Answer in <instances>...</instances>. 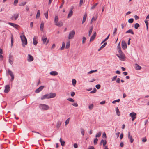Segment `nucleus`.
I'll list each match as a JSON object with an SVG mask.
<instances>
[{
    "instance_id": "1",
    "label": "nucleus",
    "mask_w": 149,
    "mask_h": 149,
    "mask_svg": "<svg viewBox=\"0 0 149 149\" xmlns=\"http://www.w3.org/2000/svg\"><path fill=\"white\" fill-rule=\"evenodd\" d=\"M20 37L21 40L22 45L23 47H24L27 43V39L24 35L20 36Z\"/></svg>"
},
{
    "instance_id": "2",
    "label": "nucleus",
    "mask_w": 149,
    "mask_h": 149,
    "mask_svg": "<svg viewBox=\"0 0 149 149\" xmlns=\"http://www.w3.org/2000/svg\"><path fill=\"white\" fill-rule=\"evenodd\" d=\"M40 108L43 110H48L49 109V107L45 104H41L39 105Z\"/></svg>"
},
{
    "instance_id": "3",
    "label": "nucleus",
    "mask_w": 149,
    "mask_h": 149,
    "mask_svg": "<svg viewBox=\"0 0 149 149\" xmlns=\"http://www.w3.org/2000/svg\"><path fill=\"white\" fill-rule=\"evenodd\" d=\"M75 35V31L74 30H72L70 31L69 34L68 39H72Z\"/></svg>"
},
{
    "instance_id": "4",
    "label": "nucleus",
    "mask_w": 149,
    "mask_h": 149,
    "mask_svg": "<svg viewBox=\"0 0 149 149\" xmlns=\"http://www.w3.org/2000/svg\"><path fill=\"white\" fill-rule=\"evenodd\" d=\"M116 55L120 60L124 61L125 59V55L123 53L116 54Z\"/></svg>"
},
{
    "instance_id": "5",
    "label": "nucleus",
    "mask_w": 149,
    "mask_h": 149,
    "mask_svg": "<svg viewBox=\"0 0 149 149\" xmlns=\"http://www.w3.org/2000/svg\"><path fill=\"white\" fill-rule=\"evenodd\" d=\"M136 114L134 112L130 113L129 116L132 118V120L133 121L136 118Z\"/></svg>"
},
{
    "instance_id": "6",
    "label": "nucleus",
    "mask_w": 149,
    "mask_h": 149,
    "mask_svg": "<svg viewBox=\"0 0 149 149\" xmlns=\"http://www.w3.org/2000/svg\"><path fill=\"white\" fill-rule=\"evenodd\" d=\"M19 16V14L18 13L14 14L10 19L12 20H16L18 18Z\"/></svg>"
},
{
    "instance_id": "7",
    "label": "nucleus",
    "mask_w": 149,
    "mask_h": 149,
    "mask_svg": "<svg viewBox=\"0 0 149 149\" xmlns=\"http://www.w3.org/2000/svg\"><path fill=\"white\" fill-rule=\"evenodd\" d=\"M49 99L55 97L56 95V93H51L48 94Z\"/></svg>"
},
{
    "instance_id": "8",
    "label": "nucleus",
    "mask_w": 149,
    "mask_h": 149,
    "mask_svg": "<svg viewBox=\"0 0 149 149\" xmlns=\"http://www.w3.org/2000/svg\"><path fill=\"white\" fill-rule=\"evenodd\" d=\"M9 63L11 65L13 63V56L10 55L9 56Z\"/></svg>"
},
{
    "instance_id": "9",
    "label": "nucleus",
    "mask_w": 149,
    "mask_h": 149,
    "mask_svg": "<svg viewBox=\"0 0 149 149\" xmlns=\"http://www.w3.org/2000/svg\"><path fill=\"white\" fill-rule=\"evenodd\" d=\"M10 91V86L9 85H7L5 86L4 92L6 93H8Z\"/></svg>"
},
{
    "instance_id": "10",
    "label": "nucleus",
    "mask_w": 149,
    "mask_h": 149,
    "mask_svg": "<svg viewBox=\"0 0 149 149\" xmlns=\"http://www.w3.org/2000/svg\"><path fill=\"white\" fill-rule=\"evenodd\" d=\"M122 46L123 49H126L127 45L125 41L123 40L122 42Z\"/></svg>"
},
{
    "instance_id": "11",
    "label": "nucleus",
    "mask_w": 149,
    "mask_h": 149,
    "mask_svg": "<svg viewBox=\"0 0 149 149\" xmlns=\"http://www.w3.org/2000/svg\"><path fill=\"white\" fill-rule=\"evenodd\" d=\"M44 86H41L40 87L38 88L35 91L36 93H38L41 91L44 88Z\"/></svg>"
},
{
    "instance_id": "12",
    "label": "nucleus",
    "mask_w": 149,
    "mask_h": 149,
    "mask_svg": "<svg viewBox=\"0 0 149 149\" xmlns=\"http://www.w3.org/2000/svg\"><path fill=\"white\" fill-rule=\"evenodd\" d=\"M8 24L16 29H17L19 26L17 24L10 22L8 23Z\"/></svg>"
},
{
    "instance_id": "13",
    "label": "nucleus",
    "mask_w": 149,
    "mask_h": 149,
    "mask_svg": "<svg viewBox=\"0 0 149 149\" xmlns=\"http://www.w3.org/2000/svg\"><path fill=\"white\" fill-rule=\"evenodd\" d=\"M33 60V57L30 54L28 55L27 60L29 62H31Z\"/></svg>"
},
{
    "instance_id": "14",
    "label": "nucleus",
    "mask_w": 149,
    "mask_h": 149,
    "mask_svg": "<svg viewBox=\"0 0 149 149\" xmlns=\"http://www.w3.org/2000/svg\"><path fill=\"white\" fill-rule=\"evenodd\" d=\"M96 32H95L94 33L93 35L90 38V42H91V41H93L94 40V39H95V37H96Z\"/></svg>"
},
{
    "instance_id": "15",
    "label": "nucleus",
    "mask_w": 149,
    "mask_h": 149,
    "mask_svg": "<svg viewBox=\"0 0 149 149\" xmlns=\"http://www.w3.org/2000/svg\"><path fill=\"white\" fill-rule=\"evenodd\" d=\"M128 139H130V142L132 143L134 141V139L132 138V136H130V132H128Z\"/></svg>"
},
{
    "instance_id": "16",
    "label": "nucleus",
    "mask_w": 149,
    "mask_h": 149,
    "mask_svg": "<svg viewBox=\"0 0 149 149\" xmlns=\"http://www.w3.org/2000/svg\"><path fill=\"white\" fill-rule=\"evenodd\" d=\"M73 9V8H72L70 11L69 14L68 15L67 18H69L71 17V16L73 15V11H72V9Z\"/></svg>"
},
{
    "instance_id": "17",
    "label": "nucleus",
    "mask_w": 149,
    "mask_h": 149,
    "mask_svg": "<svg viewBox=\"0 0 149 149\" xmlns=\"http://www.w3.org/2000/svg\"><path fill=\"white\" fill-rule=\"evenodd\" d=\"M45 99H49L48 94H46L42 96L41 98V99L43 100Z\"/></svg>"
},
{
    "instance_id": "18",
    "label": "nucleus",
    "mask_w": 149,
    "mask_h": 149,
    "mask_svg": "<svg viewBox=\"0 0 149 149\" xmlns=\"http://www.w3.org/2000/svg\"><path fill=\"white\" fill-rule=\"evenodd\" d=\"M55 25L58 27H61L63 25V23L62 22L60 21L58 22H57L55 23Z\"/></svg>"
},
{
    "instance_id": "19",
    "label": "nucleus",
    "mask_w": 149,
    "mask_h": 149,
    "mask_svg": "<svg viewBox=\"0 0 149 149\" xmlns=\"http://www.w3.org/2000/svg\"><path fill=\"white\" fill-rule=\"evenodd\" d=\"M103 143V146H105V145L107 143V141L106 140H104L103 139H102L100 142V144L102 145Z\"/></svg>"
},
{
    "instance_id": "20",
    "label": "nucleus",
    "mask_w": 149,
    "mask_h": 149,
    "mask_svg": "<svg viewBox=\"0 0 149 149\" xmlns=\"http://www.w3.org/2000/svg\"><path fill=\"white\" fill-rule=\"evenodd\" d=\"M42 40L43 44H45L47 40V38L45 36H44L42 37Z\"/></svg>"
},
{
    "instance_id": "21",
    "label": "nucleus",
    "mask_w": 149,
    "mask_h": 149,
    "mask_svg": "<svg viewBox=\"0 0 149 149\" xmlns=\"http://www.w3.org/2000/svg\"><path fill=\"white\" fill-rule=\"evenodd\" d=\"M87 17V14L86 13L85 14L83 17V19L82 22V24H83L86 21V19Z\"/></svg>"
},
{
    "instance_id": "22",
    "label": "nucleus",
    "mask_w": 149,
    "mask_h": 149,
    "mask_svg": "<svg viewBox=\"0 0 149 149\" xmlns=\"http://www.w3.org/2000/svg\"><path fill=\"white\" fill-rule=\"evenodd\" d=\"M50 74L53 76H55L58 74V72L56 71H52L51 72Z\"/></svg>"
},
{
    "instance_id": "23",
    "label": "nucleus",
    "mask_w": 149,
    "mask_h": 149,
    "mask_svg": "<svg viewBox=\"0 0 149 149\" xmlns=\"http://www.w3.org/2000/svg\"><path fill=\"white\" fill-rule=\"evenodd\" d=\"M61 123L62 122H61L60 121H58L56 124V127L59 128L61 125Z\"/></svg>"
},
{
    "instance_id": "24",
    "label": "nucleus",
    "mask_w": 149,
    "mask_h": 149,
    "mask_svg": "<svg viewBox=\"0 0 149 149\" xmlns=\"http://www.w3.org/2000/svg\"><path fill=\"white\" fill-rule=\"evenodd\" d=\"M135 68L136 70H140L141 69V67L139 66L138 64H135Z\"/></svg>"
},
{
    "instance_id": "25",
    "label": "nucleus",
    "mask_w": 149,
    "mask_h": 149,
    "mask_svg": "<svg viewBox=\"0 0 149 149\" xmlns=\"http://www.w3.org/2000/svg\"><path fill=\"white\" fill-rule=\"evenodd\" d=\"M58 17L57 15H55L54 18V23L55 24L58 22Z\"/></svg>"
},
{
    "instance_id": "26",
    "label": "nucleus",
    "mask_w": 149,
    "mask_h": 149,
    "mask_svg": "<svg viewBox=\"0 0 149 149\" xmlns=\"http://www.w3.org/2000/svg\"><path fill=\"white\" fill-rule=\"evenodd\" d=\"M33 44L35 45H36L38 43V42L36 40V39L35 37L33 39Z\"/></svg>"
},
{
    "instance_id": "27",
    "label": "nucleus",
    "mask_w": 149,
    "mask_h": 149,
    "mask_svg": "<svg viewBox=\"0 0 149 149\" xmlns=\"http://www.w3.org/2000/svg\"><path fill=\"white\" fill-rule=\"evenodd\" d=\"M126 33H131L132 34H134V33L132 29H130L126 32Z\"/></svg>"
},
{
    "instance_id": "28",
    "label": "nucleus",
    "mask_w": 149,
    "mask_h": 149,
    "mask_svg": "<svg viewBox=\"0 0 149 149\" xmlns=\"http://www.w3.org/2000/svg\"><path fill=\"white\" fill-rule=\"evenodd\" d=\"M60 141L61 143V146H64L65 145V142L64 141H62L61 138H60Z\"/></svg>"
},
{
    "instance_id": "29",
    "label": "nucleus",
    "mask_w": 149,
    "mask_h": 149,
    "mask_svg": "<svg viewBox=\"0 0 149 149\" xmlns=\"http://www.w3.org/2000/svg\"><path fill=\"white\" fill-rule=\"evenodd\" d=\"M97 19V17H93L91 21V24L93 21H95Z\"/></svg>"
},
{
    "instance_id": "30",
    "label": "nucleus",
    "mask_w": 149,
    "mask_h": 149,
    "mask_svg": "<svg viewBox=\"0 0 149 149\" xmlns=\"http://www.w3.org/2000/svg\"><path fill=\"white\" fill-rule=\"evenodd\" d=\"M102 134L101 132H100L98 133H97L95 137L96 138L99 137Z\"/></svg>"
},
{
    "instance_id": "31",
    "label": "nucleus",
    "mask_w": 149,
    "mask_h": 149,
    "mask_svg": "<svg viewBox=\"0 0 149 149\" xmlns=\"http://www.w3.org/2000/svg\"><path fill=\"white\" fill-rule=\"evenodd\" d=\"M44 26V24L43 23H41L40 25V30L42 31L43 30V27Z\"/></svg>"
},
{
    "instance_id": "32",
    "label": "nucleus",
    "mask_w": 149,
    "mask_h": 149,
    "mask_svg": "<svg viewBox=\"0 0 149 149\" xmlns=\"http://www.w3.org/2000/svg\"><path fill=\"white\" fill-rule=\"evenodd\" d=\"M93 27L92 26H91V27H90V30L89 31L88 36H90L91 35V34L93 31Z\"/></svg>"
},
{
    "instance_id": "33",
    "label": "nucleus",
    "mask_w": 149,
    "mask_h": 149,
    "mask_svg": "<svg viewBox=\"0 0 149 149\" xmlns=\"http://www.w3.org/2000/svg\"><path fill=\"white\" fill-rule=\"evenodd\" d=\"M98 3H96V4H95L94 5L92 6L91 8V10H93V9H95L96 6L98 4Z\"/></svg>"
},
{
    "instance_id": "34",
    "label": "nucleus",
    "mask_w": 149,
    "mask_h": 149,
    "mask_svg": "<svg viewBox=\"0 0 149 149\" xmlns=\"http://www.w3.org/2000/svg\"><path fill=\"white\" fill-rule=\"evenodd\" d=\"M72 84L74 86H75L76 83V81L74 79H73L72 80Z\"/></svg>"
},
{
    "instance_id": "35",
    "label": "nucleus",
    "mask_w": 149,
    "mask_h": 149,
    "mask_svg": "<svg viewBox=\"0 0 149 149\" xmlns=\"http://www.w3.org/2000/svg\"><path fill=\"white\" fill-rule=\"evenodd\" d=\"M11 45L13 46V36L12 34L11 35Z\"/></svg>"
},
{
    "instance_id": "36",
    "label": "nucleus",
    "mask_w": 149,
    "mask_h": 149,
    "mask_svg": "<svg viewBox=\"0 0 149 149\" xmlns=\"http://www.w3.org/2000/svg\"><path fill=\"white\" fill-rule=\"evenodd\" d=\"M8 74L10 75L11 76H12V75H14L13 72L10 70L9 69L8 70Z\"/></svg>"
},
{
    "instance_id": "37",
    "label": "nucleus",
    "mask_w": 149,
    "mask_h": 149,
    "mask_svg": "<svg viewBox=\"0 0 149 149\" xmlns=\"http://www.w3.org/2000/svg\"><path fill=\"white\" fill-rule=\"evenodd\" d=\"M65 47V44L64 42H63L62 44V47L60 48V50H63L64 49V47Z\"/></svg>"
},
{
    "instance_id": "38",
    "label": "nucleus",
    "mask_w": 149,
    "mask_h": 149,
    "mask_svg": "<svg viewBox=\"0 0 149 149\" xmlns=\"http://www.w3.org/2000/svg\"><path fill=\"white\" fill-rule=\"evenodd\" d=\"M116 111L117 115L118 116H119L120 115V112L119 111V109L118 107L116 108Z\"/></svg>"
},
{
    "instance_id": "39",
    "label": "nucleus",
    "mask_w": 149,
    "mask_h": 149,
    "mask_svg": "<svg viewBox=\"0 0 149 149\" xmlns=\"http://www.w3.org/2000/svg\"><path fill=\"white\" fill-rule=\"evenodd\" d=\"M70 118H68L67 120H66L65 122V126H66L68 124H69V123L70 120Z\"/></svg>"
},
{
    "instance_id": "40",
    "label": "nucleus",
    "mask_w": 149,
    "mask_h": 149,
    "mask_svg": "<svg viewBox=\"0 0 149 149\" xmlns=\"http://www.w3.org/2000/svg\"><path fill=\"white\" fill-rule=\"evenodd\" d=\"M139 26V24L138 23H136L134 24V27L135 29H137Z\"/></svg>"
},
{
    "instance_id": "41",
    "label": "nucleus",
    "mask_w": 149,
    "mask_h": 149,
    "mask_svg": "<svg viewBox=\"0 0 149 149\" xmlns=\"http://www.w3.org/2000/svg\"><path fill=\"white\" fill-rule=\"evenodd\" d=\"M70 46V41L67 42L66 45V48L68 49L69 48Z\"/></svg>"
},
{
    "instance_id": "42",
    "label": "nucleus",
    "mask_w": 149,
    "mask_h": 149,
    "mask_svg": "<svg viewBox=\"0 0 149 149\" xmlns=\"http://www.w3.org/2000/svg\"><path fill=\"white\" fill-rule=\"evenodd\" d=\"M26 3V2H22L19 4V6H23L24 5H25Z\"/></svg>"
},
{
    "instance_id": "43",
    "label": "nucleus",
    "mask_w": 149,
    "mask_h": 149,
    "mask_svg": "<svg viewBox=\"0 0 149 149\" xmlns=\"http://www.w3.org/2000/svg\"><path fill=\"white\" fill-rule=\"evenodd\" d=\"M40 15V12L39 10H38L37 11V12L36 15V17H39Z\"/></svg>"
},
{
    "instance_id": "44",
    "label": "nucleus",
    "mask_w": 149,
    "mask_h": 149,
    "mask_svg": "<svg viewBox=\"0 0 149 149\" xmlns=\"http://www.w3.org/2000/svg\"><path fill=\"white\" fill-rule=\"evenodd\" d=\"M93 106H94L93 105V104H90L88 106L89 109L90 110H92L93 109Z\"/></svg>"
},
{
    "instance_id": "45",
    "label": "nucleus",
    "mask_w": 149,
    "mask_h": 149,
    "mask_svg": "<svg viewBox=\"0 0 149 149\" xmlns=\"http://www.w3.org/2000/svg\"><path fill=\"white\" fill-rule=\"evenodd\" d=\"M86 38L85 37L83 36L82 37V43L84 44L86 42Z\"/></svg>"
},
{
    "instance_id": "46",
    "label": "nucleus",
    "mask_w": 149,
    "mask_h": 149,
    "mask_svg": "<svg viewBox=\"0 0 149 149\" xmlns=\"http://www.w3.org/2000/svg\"><path fill=\"white\" fill-rule=\"evenodd\" d=\"M81 130V133L84 136V129L82 128H81L80 129Z\"/></svg>"
},
{
    "instance_id": "47",
    "label": "nucleus",
    "mask_w": 149,
    "mask_h": 149,
    "mask_svg": "<svg viewBox=\"0 0 149 149\" xmlns=\"http://www.w3.org/2000/svg\"><path fill=\"white\" fill-rule=\"evenodd\" d=\"M134 21V19L132 18H131L129 19L128 22L129 23H133Z\"/></svg>"
},
{
    "instance_id": "48",
    "label": "nucleus",
    "mask_w": 149,
    "mask_h": 149,
    "mask_svg": "<svg viewBox=\"0 0 149 149\" xmlns=\"http://www.w3.org/2000/svg\"><path fill=\"white\" fill-rule=\"evenodd\" d=\"M48 11H47L46 13H45L44 14L45 17V18L47 19L48 18Z\"/></svg>"
},
{
    "instance_id": "49",
    "label": "nucleus",
    "mask_w": 149,
    "mask_h": 149,
    "mask_svg": "<svg viewBox=\"0 0 149 149\" xmlns=\"http://www.w3.org/2000/svg\"><path fill=\"white\" fill-rule=\"evenodd\" d=\"M97 70H91L88 72V74H91L94 72H96L97 71Z\"/></svg>"
},
{
    "instance_id": "50",
    "label": "nucleus",
    "mask_w": 149,
    "mask_h": 149,
    "mask_svg": "<svg viewBox=\"0 0 149 149\" xmlns=\"http://www.w3.org/2000/svg\"><path fill=\"white\" fill-rule=\"evenodd\" d=\"M67 100L71 102H74V100L73 99L70 98H68Z\"/></svg>"
},
{
    "instance_id": "51",
    "label": "nucleus",
    "mask_w": 149,
    "mask_h": 149,
    "mask_svg": "<svg viewBox=\"0 0 149 149\" xmlns=\"http://www.w3.org/2000/svg\"><path fill=\"white\" fill-rule=\"evenodd\" d=\"M98 139L97 138L95 139L94 140V143L95 144H96L97 143Z\"/></svg>"
},
{
    "instance_id": "52",
    "label": "nucleus",
    "mask_w": 149,
    "mask_h": 149,
    "mask_svg": "<svg viewBox=\"0 0 149 149\" xmlns=\"http://www.w3.org/2000/svg\"><path fill=\"white\" fill-rule=\"evenodd\" d=\"M145 22L146 26L147 29H148V22L147 20H146L145 21Z\"/></svg>"
},
{
    "instance_id": "53",
    "label": "nucleus",
    "mask_w": 149,
    "mask_h": 149,
    "mask_svg": "<svg viewBox=\"0 0 149 149\" xmlns=\"http://www.w3.org/2000/svg\"><path fill=\"white\" fill-rule=\"evenodd\" d=\"M96 89L95 88H94L93 89V90L92 91H91L90 92L91 93H95L96 91Z\"/></svg>"
},
{
    "instance_id": "54",
    "label": "nucleus",
    "mask_w": 149,
    "mask_h": 149,
    "mask_svg": "<svg viewBox=\"0 0 149 149\" xmlns=\"http://www.w3.org/2000/svg\"><path fill=\"white\" fill-rule=\"evenodd\" d=\"M120 101L119 99H117V100H114L112 102V103L113 104L115 103L116 102H119Z\"/></svg>"
},
{
    "instance_id": "55",
    "label": "nucleus",
    "mask_w": 149,
    "mask_h": 149,
    "mask_svg": "<svg viewBox=\"0 0 149 149\" xmlns=\"http://www.w3.org/2000/svg\"><path fill=\"white\" fill-rule=\"evenodd\" d=\"M147 141V139L146 137L143 138H142V141L143 142H145Z\"/></svg>"
},
{
    "instance_id": "56",
    "label": "nucleus",
    "mask_w": 149,
    "mask_h": 149,
    "mask_svg": "<svg viewBox=\"0 0 149 149\" xmlns=\"http://www.w3.org/2000/svg\"><path fill=\"white\" fill-rule=\"evenodd\" d=\"M100 84H97V85H96L95 86V87L97 89H99L100 88Z\"/></svg>"
},
{
    "instance_id": "57",
    "label": "nucleus",
    "mask_w": 149,
    "mask_h": 149,
    "mask_svg": "<svg viewBox=\"0 0 149 149\" xmlns=\"http://www.w3.org/2000/svg\"><path fill=\"white\" fill-rule=\"evenodd\" d=\"M64 0H62V3L61 4V5L59 7L60 8H61L62 7L63 5V4H64Z\"/></svg>"
},
{
    "instance_id": "58",
    "label": "nucleus",
    "mask_w": 149,
    "mask_h": 149,
    "mask_svg": "<svg viewBox=\"0 0 149 149\" xmlns=\"http://www.w3.org/2000/svg\"><path fill=\"white\" fill-rule=\"evenodd\" d=\"M102 137L103 138H106L107 137L106 134L105 132H104L103 133V135L102 136Z\"/></svg>"
},
{
    "instance_id": "59",
    "label": "nucleus",
    "mask_w": 149,
    "mask_h": 149,
    "mask_svg": "<svg viewBox=\"0 0 149 149\" xmlns=\"http://www.w3.org/2000/svg\"><path fill=\"white\" fill-rule=\"evenodd\" d=\"M83 0H80L79 3V6H81L83 3Z\"/></svg>"
},
{
    "instance_id": "60",
    "label": "nucleus",
    "mask_w": 149,
    "mask_h": 149,
    "mask_svg": "<svg viewBox=\"0 0 149 149\" xmlns=\"http://www.w3.org/2000/svg\"><path fill=\"white\" fill-rule=\"evenodd\" d=\"M18 0H15L14 2V5H16L18 3Z\"/></svg>"
},
{
    "instance_id": "61",
    "label": "nucleus",
    "mask_w": 149,
    "mask_h": 149,
    "mask_svg": "<svg viewBox=\"0 0 149 149\" xmlns=\"http://www.w3.org/2000/svg\"><path fill=\"white\" fill-rule=\"evenodd\" d=\"M107 43V42H105L104 43V44L101 46V48H104L106 45Z\"/></svg>"
},
{
    "instance_id": "62",
    "label": "nucleus",
    "mask_w": 149,
    "mask_h": 149,
    "mask_svg": "<svg viewBox=\"0 0 149 149\" xmlns=\"http://www.w3.org/2000/svg\"><path fill=\"white\" fill-rule=\"evenodd\" d=\"M117 76H114L112 78V81H114L115 80H116V79L117 77Z\"/></svg>"
},
{
    "instance_id": "63",
    "label": "nucleus",
    "mask_w": 149,
    "mask_h": 149,
    "mask_svg": "<svg viewBox=\"0 0 149 149\" xmlns=\"http://www.w3.org/2000/svg\"><path fill=\"white\" fill-rule=\"evenodd\" d=\"M72 105L73 106H75L76 107H77L78 106V104L77 103H74L73 104H72Z\"/></svg>"
},
{
    "instance_id": "64",
    "label": "nucleus",
    "mask_w": 149,
    "mask_h": 149,
    "mask_svg": "<svg viewBox=\"0 0 149 149\" xmlns=\"http://www.w3.org/2000/svg\"><path fill=\"white\" fill-rule=\"evenodd\" d=\"M75 94V93L74 92H72L71 93V95L72 97H73L74 96Z\"/></svg>"
}]
</instances>
